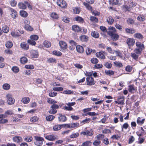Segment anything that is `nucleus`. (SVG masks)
Masks as SVG:
<instances>
[{
	"mask_svg": "<svg viewBox=\"0 0 146 146\" xmlns=\"http://www.w3.org/2000/svg\"><path fill=\"white\" fill-rule=\"evenodd\" d=\"M135 44L136 48L134 50L137 51L138 53L139 52L142 53L145 48V46L143 42L137 40L135 42Z\"/></svg>",
	"mask_w": 146,
	"mask_h": 146,
	"instance_id": "1",
	"label": "nucleus"
},
{
	"mask_svg": "<svg viewBox=\"0 0 146 146\" xmlns=\"http://www.w3.org/2000/svg\"><path fill=\"white\" fill-rule=\"evenodd\" d=\"M35 141L34 143L36 145L38 146H41L43 144V141L44 139L43 138L40 137L35 136Z\"/></svg>",
	"mask_w": 146,
	"mask_h": 146,
	"instance_id": "2",
	"label": "nucleus"
},
{
	"mask_svg": "<svg viewBox=\"0 0 146 146\" xmlns=\"http://www.w3.org/2000/svg\"><path fill=\"white\" fill-rule=\"evenodd\" d=\"M56 3L58 6L62 9H66L67 6L66 2L64 0H57Z\"/></svg>",
	"mask_w": 146,
	"mask_h": 146,
	"instance_id": "3",
	"label": "nucleus"
},
{
	"mask_svg": "<svg viewBox=\"0 0 146 146\" xmlns=\"http://www.w3.org/2000/svg\"><path fill=\"white\" fill-rule=\"evenodd\" d=\"M7 102L8 104L12 105L15 102V100L12 97V95L10 94H8L6 95Z\"/></svg>",
	"mask_w": 146,
	"mask_h": 146,
	"instance_id": "4",
	"label": "nucleus"
},
{
	"mask_svg": "<svg viewBox=\"0 0 146 146\" xmlns=\"http://www.w3.org/2000/svg\"><path fill=\"white\" fill-rule=\"evenodd\" d=\"M86 83L88 86H91L96 83V81L92 77H87L86 78Z\"/></svg>",
	"mask_w": 146,
	"mask_h": 146,
	"instance_id": "5",
	"label": "nucleus"
},
{
	"mask_svg": "<svg viewBox=\"0 0 146 146\" xmlns=\"http://www.w3.org/2000/svg\"><path fill=\"white\" fill-rule=\"evenodd\" d=\"M75 104L76 103L75 102H69L66 103V105L68 106H63V109L65 110L71 111L73 110V108L72 106H74Z\"/></svg>",
	"mask_w": 146,
	"mask_h": 146,
	"instance_id": "6",
	"label": "nucleus"
},
{
	"mask_svg": "<svg viewBox=\"0 0 146 146\" xmlns=\"http://www.w3.org/2000/svg\"><path fill=\"white\" fill-rule=\"evenodd\" d=\"M128 90L129 92L132 94H134L137 91V87L134 84L129 85L128 86Z\"/></svg>",
	"mask_w": 146,
	"mask_h": 146,
	"instance_id": "7",
	"label": "nucleus"
},
{
	"mask_svg": "<svg viewBox=\"0 0 146 146\" xmlns=\"http://www.w3.org/2000/svg\"><path fill=\"white\" fill-rule=\"evenodd\" d=\"M125 97L123 96H120L118 97L117 100L115 101V103L118 104L123 105L125 104Z\"/></svg>",
	"mask_w": 146,
	"mask_h": 146,
	"instance_id": "8",
	"label": "nucleus"
},
{
	"mask_svg": "<svg viewBox=\"0 0 146 146\" xmlns=\"http://www.w3.org/2000/svg\"><path fill=\"white\" fill-rule=\"evenodd\" d=\"M126 43L129 48L133 46L135 43V39L133 38H128L126 40Z\"/></svg>",
	"mask_w": 146,
	"mask_h": 146,
	"instance_id": "9",
	"label": "nucleus"
},
{
	"mask_svg": "<svg viewBox=\"0 0 146 146\" xmlns=\"http://www.w3.org/2000/svg\"><path fill=\"white\" fill-rule=\"evenodd\" d=\"M134 50V52L131 53V56L135 60H137L139 58V55H141L142 53L138 52Z\"/></svg>",
	"mask_w": 146,
	"mask_h": 146,
	"instance_id": "10",
	"label": "nucleus"
},
{
	"mask_svg": "<svg viewBox=\"0 0 146 146\" xmlns=\"http://www.w3.org/2000/svg\"><path fill=\"white\" fill-rule=\"evenodd\" d=\"M29 22L27 20H25L24 22V24H25L24 28L27 31H32L33 30V28L29 25Z\"/></svg>",
	"mask_w": 146,
	"mask_h": 146,
	"instance_id": "11",
	"label": "nucleus"
},
{
	"mask_svg": "<svg viewBox=\"0 0 146 146\" xmlns=\"http://www.w3.org/2000/svg\"><path fill=\"white\" fill-rule=\"evenodd\" d=\"M116 32L117 31L114 27L110 26L108 28L107 33L110 36L113 34L116 33Z\"/></svg>",
	"mask_w": 146,
	"mask_h": 146,
	"instance_id": "12",
	"label": "nucleus"
},
{
	"mask_svg": "<svg viewBox=\"0 0 146 146\" xmlns=\"http://www.w3.org/2000/svg\"><path fill=\"white\" fill-rule=\"evenodd\" d=\"M6 115L4 114L0 115V124H4L7 123L8 120L7 119H4L6 117Z\"/></svg>",
	"mask_w": 146,
	"mask_h": 146,
	"instance_id": "13",
	"label": "nucleus"
},
{
	"mask_svg": "<svg viewBox=\"0 0 146 146\" xmlns=\"http://www.w3.org/2000/svg\"><path fill=\"white\" fill-rule=\"evenodd\" d=\"M72 30L75 32L79 33L82 30L81 28L77 25H73L72 27Z\"/></svg>",
	"mask_w": 146,
	"mask_h": 146,
	"instance_id": "14",
	"label": "nucleus"
},
{
	"mask_svg": "<svg viewBox=\"0 0 146 146\" xmlns=\"http://www.w3.org/2000/svg\"><path fill=\"white\" fill-rule=\"evenodd\" d=\"M59 116L58 117L59 121L61 122H64L67 120V117L65 115H62L61 113H59Z\"/></svg>",
	"mask_w": 146,
	"mask_h": 146,
	"instance_id": "15",
	"label": "nucleus"
},
{
	"mask_svg": "<svg viewBox=\"0 0 146 146\" xmlns=\"http://www.w3.org/2000/svg\"><path fill=\"white\" fill-rule=\"evenodd\" d=\"M10 10L11 12V17L13 18L16 19L17 17V12L15 10L11 8H10Z\"/></svg>",
	"mask_w": 146,
	"mask_h": 146,
	"instance_id": "16",
	"label": "nucleus"
},
{
	"mask_svg": "<svg viewBox=\"0 0 146 146\" xmlns=\"http://www.w3.org/2000/svg\"><path fill=\"white\" fill-rule=\"evenodd\" d=\"M13 140L14 142H17L18 144L23 141L22 138L19 136H15L13 138Z\"/></svg>",
	"mask_w": 146,
	"mask_h": 146,
	"instance_id": "17",
	"label": "nucleus"
},
{
	"mask_svg": "<svg viewBox=\"0 0 146 146\" xmlns=\"http://www.w3.org/2000/svg\"><path fill=\"white\" fill-rule=\"evenodd\" d=\"M59 44L61 48L63 50H65L67 48V45L66 42L63 41H60Z\"/></svg>",
	"mask_w": 146,
	"mask_h": 146,
	"instance_id": "18",
	"label": "nucleus"
},
{
	"mask_svg": "<svg viewBox=\"0 0 146 146\" xmlns=\"http://www.w3.org/2000/svg\"><path fill=\"white\" fill-rule=\"evenodd\" d=\"M45 138L50 141H54L56 139V137L53 134L46 135Z\"/></svg>",
	"mask_w": 146,
	"mask_h": 146,
	"instance_id": "19",
	"label": "nucleus"
},
{
	"mask_svg": "<svg viewBox=\"0 0 146 146\" xmlns=\"http://www.w3.org/2000/svg\"><path fill=\"white\" fill-rule=\"evenodd\" d=\"M79 38L80 40L82 42H86L89 40L88 37L84 35H83L80 36Z\"/></svg>",
	"mask_w": 146,
	"mask_h": 146,
	"instance_id": "20",
	"label": "nucleus"
},
{
	"mask_svg": "<svg viewBox=\"0 0 146 146\" xmlns=\"http://www.w3.org/2000/svg\"><path fill=\"white\" fill-rule=\"evenodd\" d=\"M31 56L32 58H36L38 56V52L36 50H33L31 52Z\"/></svg>",
	"mask_w": 146,
	"mask_h": 146,
	"instance_id": "21",
	"label": "nucleus"
},
{
	"mask_svg": "<svg viewBox=\"0 0 146 146\" xmlns=\"http://www.w3.org/2000/svg\"><path fill=\"white\" fill-rule=\"evenodd\" d=\"M125 31L127 33L133 34L135 33L136 31L134 28L129 27L125 29Z\"/></svg>",
	"mask_w": 146,
	"mask_h": 146,
	"instance_id": "22",
	"label": "nucleus"
},
{
	"mask_svg": "<svg viewBox=\"0 0 146 146\" xmlns=\"http://www.w3.org/2000/svg\"><path fill=\"white\" fill-rule=\"evenodd\" d=\"M109 36L110 37L111 39L113 41H116L117 40L119 37V35L116 33L113 34Z\"/></svg>",
	"mask_w": 146,
	"mask_h": 146,
	"instance_id": "23",
	"label": "nucleus"
},
{
	"mask_svg": "<svg viewBox=\"0 0 146 146\" xmlns=\"http://www.w3.org/2000/svg\"><path fill=\"white\" fill-rule=\"evenodd\" d=\"M21 47L25 50H27L29 49V45L25 42H22L20 44Z\"/></svg>",
	"mask_w": 146,
	"mask_h": 146,
	"instance_id": "24",
	"label": "nucleus"
},
{
	"mask_svg": "<svg viewBox=\"0 0 146 146\" xmlns=\"http://www.w3.org/2000/svg\"><path fill=\"white\" fill-rule=\"evenodd\" d=\"M134 37L139 40H142L144 38L143 35L140 33H137L134 35Z\"/></svg>",
	"mask_w": 146,
	"mask_h": 146,
	"instance_id": "25",
	"label": "nucleus"
},
{
	"mask_svg": "<svg viewBox=\"0 0 146 146\" xmlns=\"http://www.w3.org/2000/svg\"><path fill=\"white\" fill-rule=\"evenodd\" d=\"M91 34V36L95 38H98L100 36L99 33L97 31H92Z\"/></svg>",
	"mask_w": 146,
	"mask_h": 146,
	"instance_id": "26",
	"label": "nucleus"
},
{
	"mask_svg": "<svg viewBox=\"0 0 146 146\" xmlns=\"http://www.w3.org/2000/svg\"><path fill=\"white\" fill-rule=\"evenodd\" d=\"M141 131L140 133L139 131H137L136 132L137 135L139 137H141L146 134V133L142 127L141 128Z\"/></svg>",
	"mask_w": 146,
	"mask_h": 146,
	"instance_id": "27",
	"label": "nucleus"
},
{
	"mask_svg": "<svg viewBox=\"0 0 146 146\" xmlns=\"http://www.w3.org/2000/svg\"><path fill=\"white\" fill-rule=\"evenodd\" d=\"M76 50L77 51L80 53H82L84 52L83 47L80 45H78L76 46Z\"/></svg>",
	"mask_w": 146,
	"mask_h": 146,
	"instance_id": "28",
	"label": "nucleus"
},
{
	"mask_svg": "<svg viewBox=\"0 0 146 146\" xmlns=\"http://www.w3.org/2000/svg\"><path fill=\"white\" fill-rule=\"evenodd\" d=\"M11 35L12 36L14 37H17L21 36V35L18 31L17 30L11 32Z\"/></svg>",
	"mask_w": 146,
	"mask_h": 146,
	"instance_id": "29",
	"label": "nucleus"
},
{
	"mask_svg": "<svg viewBox=\"0 0 146 146\" xmlns=\"http://www.w3.org/2000/svg\"><path fill=\"white\" fill-rule=\"evenodd\" d=\"M142 117H138L137 119V122L139 125H142L144 122L145 119H142Z\"/></svg>",
	"mask_w": 146,
	"mask_h": 146,
	"instance_id": "30",
	"label": "nucleus"
},
{
	"mask_svg": "<svg viewBox=\"0 0 146 146\" xmlns=\"http://www.w3.org/2000/svg\"><path fill=\"white\" fill-rule=\"evenodd\" d=\"M19 8L20 9H25L27 8L26 5L24 3L19 2L18 5Z\"/></svg>",
	"mask_w": 146,
	"mask_h": 146,
	"instance_id": "31",
	"label": "nucleus"
},
{
	"mask_svg": "<svg viewBox=\"0 0 146 146\" xmlns=\"http://www.w3.org/2000/svg\"><path fill=\"white\" fill-rule=\"evenodd\" d=\"M28 59L26 57L23 56L21 57L20 59V63L22 64H25L28 62Z\"/></svg>",
	"mask_w": 146,
	"mask_h": 146,
	"instance_id": "32",
	"label": "nucleus"
},
{
	"mask_svg": "<svg viewBox=\"0 0 146 146\" xmlns=\"http://www.w3.org/2000/svg\"><path fill=\"white\" fill-rule=\"evenodd\" d=\"M96 55L98 57L102 59H104L106 58L105 55L100 52H97L96 53Z\"/></svg>",
	"mask_w": 146,
	"mask_h": 146,
	"instance_id": "33",
	"label": "nucleus"
},
{
	"mask_svg": "<svg viewBox=\"0 0 146 146\" xmlns=\"http://www.w3.org/2000/svg\"><path fill=\"white\" fill-rule=\"evenodd\" d=\"M75 20L78 21L79 23H83L84 22V19L82 17L77 16L74 18Z\"/></svg>",
	"mask_w": 146,
	"mask_h": 146,
	"instance_id": "34",
	"label": "nucleus"
},
{
	"mask_svg": "<svg viewBox=\"0 0 146 146\" xmlns=\"http://www.w3.org/2000/svg\"><path fill=\"white\" fill-rule=\"evenodd\" d=\"M43 44L45 47L48 48L50 47L51 46V42L49 41L46 40L44 41Z\"/></svg>",
	"mask_w": 146,
	"mask_h": 146,
	"instance_id": "35",
	"label": "nucleus"
},
{
	"mask_svg": "<svg viewBox=\"0 0 146 146\" xmlns=\"http://www.w3.org/2000/svg\"><path fill=\"white\" fill-rule=\"evenodd\" d=\"M30 101V99L28 97H24L22 100V102L24 104H27L29 103Z\"/></svg>",
	"mask_w": 146,
	"mask_h": 146,
	"instance_id": "36",
	"label": "nucleus"
},
{
	"mask_svg": "<svg viewBox=\"0 0 146 146\" xmlns=\"http://www.w3.org/2000/svg\"><path fill=\"white\" fill-rule=\"evenodd\" d=\"M62 127V125H56L53 127V129L54 131H58L60 130Z\"/></svg>",
	"mask_w": 146,
	"mask_h": 146,
	"instance_id": "37",
	"label": "nucleus"
},
{
	"mask_svg": "<svg viewBox=\"0 0 146 146\" xmlns=\"http://www.w3.org/2000/svg\"><path fill=\"white\" fill-rule=\"evenodd\" d=\"M20 13L21 16L23 17H27L28 15L27 13L25 11L21 10L20 11Z\"/></svg>",
	"mask_w": 146,
	"mask_h": 146,
	"instance_id": "38",
	"label": "nucleus"
},
{
	"mask_svg": "<svg viewBox=\"0 0 146 146\" xmlns=\"http://www.w3.org/2000/svg\"><path fill=\"white\" fill-rule=\"evenodd\" d=\"M39 117L37 116H34L31 117L30 121L33 123L36 122L38 121Z\"/></svg>",
	"mask_w": 146,
	"mask_h": 146,
	"instance_id": "39",
	"label": "nucleus"
},
{
	"mask_svg": "<svg viewBox=\"0 0 146 146\" xmlns=\"http://www.w3.org/2000/svg\"><path fill=\"white\" fill-rule=\"evenodd\" d=\"M13 44L11 41H7L5 44L6 47L8 48H11L13 46Z\"/></svg>",
	"mask_w": 146,
	"mask_h": 146,
	"instance_id": "40",
	"label": "nucleus"
},
{
	"mask_svg": "<svg viewBox=\"0 0 146 146\" xmlns=\"http://www.w3.org/2000/svg\"><path fill=\"white\" fill-rule=\"evenodd\" d=\"M107 21L109 25L112 24L114 21V20L112 17L109 16L107 19Z\"/></svg>",
	"mask_w": 146,
	"mask_h": 146,
	"instance_id": "41",
	"label": "nucleus"
},
{
	"mask_svg": "<svg viewBox=\"0 0 146 146\" xmlns=\"http://www.w3.org/2000/svg\"><path fill=\"white\" fill-rule=\"evenodd\" d=\"M50 17L53 19H57L58 17V15L56 13L53 12L50 15Z\"/></svg>",
	"mask_w": 146,
	"mask_h": 146,
	"instance_id": "42",
	"label": "nucleus"
},
{
	"mask_svg": "<svg viewBox=\"0 0 146 146\" xmlns=\"http://www.w3.org/2000/svg\"><path fill=\"white\" fill-rule=\"evenodd\" d=\"M55 118L54 116L52 115H49L46 116V119L47 121H51L53 120Z\"/></svg>",
	"mask_w": 146,
	"mask_h": 146,
	"instance_id": "43",
	"label": "nucleus"
},
{
	"mask_svg": "<svg viewBox=\"0 0 146 146\" xmlns=\"http://www.w3.org/2000/svg\"><path fill=\"white\" fill-rule=\"evenodd\" d=\"M88 3L84 2L83 3V4L86 7V8L89 11H92V7Z\"/></svg>",
	"mask_w": 146,
	"mask_h": 146,
	"instance_id": "44",
	"label": "nucleus"
},
{
	"mask_svg": "<svg viewBox=\"0 0 146 146\" xmlns=\"http://www.w3.org/2000/svg\"><path fill=\"white\" fill-rule=\"evenodd\" d=\"M3 32L5 33H7L9 31V27L6 25H5L2 27Z\"/></svg>",
	"mask_w": 146,
	"mask_h": 146,
	"instance_id": "45",
	"label": "nucleus"
},
{
	"mask_svg": "<svg viewBox=\"0 0 146 146\" xmlns=\"http://www.w3.org/2000/svg\"><path fill=\"white\" fill-rule=\"evenodd\" d=\"M52 53L54 55L58 56H60L62 55V53L56 50L53 51Z\"/></svg>",
	"mask_w": 146,
	"mask_h": 146,
	"instance_id": "46",
	"label": "nucleus"
},
{
	"mask_svg": "<svg viewBox=\"0 0 146 146\" xmlns=\"http://www.w3.org/2000/svg\"><path fill=\"white\" fill-rule=\"evenodd\" d=\"M101 143V140L96 139L93 142V144L94 146H100Z\"/></svg>",
	"mask_w": 146,
	"mask_h": 146,
	"instance_id": "47",
	"label": "nucleus"
},
{
	"mask_svg": "<svg viewBox=\"0 0 146 146\" xmlns=\"http://www.w3.org/2000/svg\"><path fill=\"white\" fill-rule=\"evenodd\" d=\"M133 67L130 65H127L125 68V70L127 72H131L132 70Z\"/></svg>",
	"mask_w": 146,
	"mask_h": 146,
	"instance_id": "48",
	"label": "nucleus"
},
{
	"mask_svg": "<svg viewBox=\"0 0 146 146\" xmlns=\"http://www.w3.org/2000/svg\"><path fill=\"white\" fill-rule=\"evenodd\" d=\"M137 19L141 21H143L145 20V18L144 15H140L137 17Z\"/></svg>",
	"mask_w": 146,
	"mask_h": 146,
	"instance_id": "49",
	"label": "nucleus"
},
{
	"mask_svg": "<svg viewBox=\"0 0 146 146\" xmlns=\"http://www.w3.org/2000/svg\"><path fill=\"white\" fill-rule=\"evenodd\" d=\"M47 102L50 104H55L57 103L56 101L53 100L52 99L50 98H47Z\"/></svg>",
	"mask_w": 146,
	"mask_h": 146,
	"instance_id": "50",
	"label": "nucleus"
},
{
	"mask_svg": "<svg viewBox=\"0 0 146 146\" xmlns=\"http://www.w3.org/2000/svg\"><path fill=\"white\" fill-rule=\"evenodd\" d=\"M71 124V129L73 128H76V127H79V123L78 122L72 123Z\"/></svg>",
	"mask_w": 146,
	"mask_h": 146,
	"instance_id": "51",
	"label": "nucleus"
},
{
	"mask_svg": "<svg viewBox=\"0 0 146 146\" xmlns=\"http://www.w3.org/2000/svg\"><path fill=\"white\" fill-rule=\"evenodd\" d=\"M105 73L106 75L110 76L113 75L114 74V72L111 70H106Z\"/></svg>",
	"mask_w": 146,
	"mask_h": 146,
	"instance_id": "52",
	"label": "nucleus"
},
{
	"mask_svg": "<svg viewBox=\"0 0 146 146\" xmlns=\"http://www.w3.org/2000/svg\"><path fill=\"white\" fill-rule=\"evenodd\" d=\"M56 60L54 58H50L47 59V62L49 63H56Z\"/></svg>",
	"mask_w": 146,
	"mask_h": 146,
	"instance_id": "53",
	"label": "nucleus"
},
{
	"mask_svg": "<svg viewBox=\"0 0 146 146\" xmlns=\"http://www.w3.org/2000/svg\"><path fill=\"white\" fill-rule=\"evenodd\" d=\"M104 135L102 134H99L96 135L95 137V139L99 140L104 139Z\"/></svg>",
	"mask_w": 146,
	"mask_h": 146,
	"instance_id": "54",
	"label": "nucleus"
},
{
	"mask_svg": "<svg viewBox=\"0 0 146 146\" xmlns=\"http://www.w3.org/2000/svg\"><path fill=\"white\" fill-rule=\"evenodd\" d=\"M98 113H96L95 112H89L88 113H86V114H83V115H85L86 116H87L88 115H89L90 116H94L96 115H98Z\"/></svg>",
	"mask_w": 146,
	"mask_h": 146,
	"instance_id": "55",
	"label": "nucleus"
},
{
	"mask_svg": "<svg viewBox=\"0 0 146 146\" xmlns=\"http://www.w3.org/2000/svg\"><path fill=\"white\" fill-rule=\"evenodd\" d=\"M106 50L109 53L113 54H114L115 52V51L112 50V48L110 47H107L106 48Z\"/></svg>",
	"mask_w": 146,
	"mask_h": 146,
	"instance_id": "56",
	"label": "nucleus"
},
{
	"mask_svg": "<svg viewBox=\"0 0 146 146\" xmlns=\"http://www.w3.org/2000/svg\"><path fill=\"white\" fill-rule=\"evenodd\" d=\"M79 135V133L78 132L72 133L70 135V137L71 138H76Z\"/></svg>",
	"mask_w": 146,
	"mask_h": 146,
	"instance_id": "57",
	"label": "nucleus"
},
{
	"mask_svg": "<svg viewBox=\"0 0 146 146\" xmlns=\"http://www.w3.org/2000/svg\"><path fill=\"white\" fill-rule=\"evenodd\" d=\"M10 87V86L9 84L7 83H5L3 84V88L6 90H9Z\"/></svg>",
	"mask_w": 146,
	"mask_h": 146,
	"instance_id": "58",
	"label": "nucleus"
},
{
	"mask_svg": "<svg viewBox=\"0 0 146 146\" xmlns=\"http://www.w3.org/2000/svg\"><path fill=\"white\" fill-rule=\"evenodd\" d=\"M30 38L33 40L36 41L38 40L39 38V37L37 35H33L30 36Z\"/></svg>",
	"mask_w": 146,
	"mask_h": 146,
	"instance_id": "59",
	"label": "nucleus"
},
{
	"mask_svg": "<svg viewBox=\"0 0 146 146\" xmlns=\"http://www.w3.org/2000/svg\"><path fill=\"white\" fill-rule=\"evenodd\" d=\"M33 137L30 136H28L24 138V140L25 141L28 142H30L33 140Z\"/></svg>",
	"mask_w": 146,
	"mask_h": 146,
	"instance_id": "60",
	"label": "nucleus"
},
{
	"mask_svg": "<svg viewBox=\"0 0 146 146\" xmlns=\"http://www.w3.org/2000/svg\"><path fill=\"white\" fill-rule=\"evenodd\" d=\"M9 3L11 7H15L17 5V2L15 0H12L9 2Z\"/></svg>",
	"mask_w": 146,
	"mask_h": 146,
	"instance_id": "61",
	"label": "nucleus"
},
{
	"mask_svg": "<svg viewBox=\"0 0 146 146\" xmlns=\"http://www.w3.org/2000/svg\"><path fill=\"white\" fill-rule=\"evenodd\" d=\"M90 20L92 22L95 23H97L98 21V19L94 16H91L90 17Z\"/></svg>",
	"mask_w": 146,
	"mask_h": 146,
	"instance_id": "62",
	"label": "nucleus"
},
{
	"mask_svg": "<svg viewBox=\"0 0 146 146\" xmlns=\"http://www.w3.org/2000/svg\"><path fill=\"white\" fill-rule=\"evenodd\" d=\"M135 140V138L133 136H131L128 139V143L130 144L133 143Z\"/></svg>",
	"mask_w": 146,
	"mask_h": 146,
	"instance_id": "63",
	"label": "nucleus"
},
{
	"mask_svg": "<svg viewBox=\"0 0 146 146\" xmlns=\"http://www.w3.org/2000/svg\"><path fill=\"white\" fill-rule=\"evenodd\" d=\"M91 62L93 64H96L98 62V60L96 58H93L91 59Z\"/></svg>",
	"mask_w": 146,
	"mask_h": 146,
	"instance_id": "64",
	"label": "nucleus"
}]
</instances>
